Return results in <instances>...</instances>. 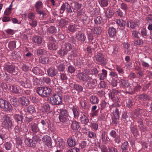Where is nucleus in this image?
Segmentation results:
<instances>
[{
    "label": "nucleus",
    "instance_id": "1",
    "mask_svg": "<svg viewBox=\"0 0 152 152\" xmlns=\"http://www.w3.org/2000/svg\"><path fill=\"white\" fill-rule=\"evenodd\" d=\"M1 122L2 126L6 129H11L12 126V122L11 118L6 115H4L2 116Z\"/></svg>",
    "mask_w": 152,
    "mask_h": 152
},
{
    "label": "nucleus",
    "instance_id": "2",
    "mask_svg": "<svg viewBox=\"0 0 152 152\" xmlns=\"http://www.w3.org/2000/svg\"><path fill=\"white\" fill-rule=\"evenodd\" d=\"M37 93L42 97H45L49 95L51 92V89L47 87H39L37 90Z\"/></svg>",
    "mask_w": 152,
    "mask_h": 152
},
{
    "label": "nucleus",
    "instance_id": "3",
    "mask_svg": "<svg viewBox=\"0 0 152 152\" xmlns=\"http://www.w3.org/2000/svg\"><path fill=\"white\" fill-rule=\"evenodd\" d=\"M89 72V70L86 69L84 71V72H79L77 74V77L79 79L82 81H86L90 80V76L91 74Z\"/></svg>",
    "mask_w": 152,
    "mask_h": 152
},
{
    "label": "nucleus",
    "instance_id": "4",
    "mask_svg": "<svg viewBox=\"0 0 152 152\" xmlns=\"http://www.w3.org/2000/svg\"><path fill=\"white\" fill-rule=\"evenodd\" d=\"M62 101V98L58 94H53L50 98V103L52 105H59Z\"/></svg>",
    "mask_w": 152,
    "mask_h": 152
},
{
    "label": "nucleus",
    "instance_id": "5",
    "mask_svg": "<svg viewBox=\"0 0 152 152\" xmlns=\"http://www.w3.org/2000/svg\"><path fill=\"white\" fill-rule=\"evenodd\" d=\"M0 107L5 110L10 111L12 109V106L10 103L2 99H0Z\"/></svg>",
    "mask_w": 152,
    "mask_h": 152
},
{
    "label": "nucleus",
    "instance_id": "6",
    "mask_svg": "<svg viewBox=\"0 0 152 152\" xmlns=\"http://www.w3.org/2000/svg\"><path fill=\"white\" fill-rule=\"evenodd\" d=\"M118 91L116 90H113L109 93V96L110 99L115 102H118L119 99L118 96Z\"/></svg>",
    "mask_w": 152,
    "mask_h": 152
},
{
    "label": "nucleus",
    "instance_id": "7",
    "mask_svg": "<svg viewBox=\"0 0 152 152\" xmlns=\"http://www.w3.org/2000/svg\"><path fill=\"white\" fill-rule=\"evenodd\" d=\"M65 10L68 13H71L72 12L70 5L67 3L64 4L61 6L60 10V13L61 14L63 13Z\"/></svg>",
    "mask_w": 152,
    "mask_h": 152
},
{
    "label": "nucleus",
    "instance_id": "8",
    "mask_svg": "<svg viewBox=\"0 0 152 152\" xmlns=\"http://www.w3.org/2000/svg\"><path fill=\"white\" fill-rule=\"evenodd\" d=\"M65 10L68 13H71L72 12L70 5L67 3L64 4L61 6L60 10V13L61 14L63 13Z\"/></svg>",
    "mask_w": 152,
    "mask_h": 152
},
{
    "label": "nucleus",
    "instance_id": "9",
    "mask_svg": "<svg viewBox=\"0 0 152 152\" xmlns=\"http://www.w3.org/2000/svg\"><path fill=\"white\" fill-rule=\"evenodd\" d=\"M42 141L48 148H51L52 142L51 138L48 136L45 135L42 138Z\"/></svg>",
    "mask_w": 152,
    "mask_h": 152
},
{
    "label": "nucleus",
    "instance_id": "10",
    "mask_svg": "<svg viewBox=\"0 0 152 152\" xmlns=\"http://www.w3.org/2000/svg\"><path fill=\"white\" fill-rule=\"evenodd\" d=\"M29 128L32 132L35 133L39 131L38 125L35 123L32 122L29 124Z\"/></svg>",
    "mask_w": 152,
    "mask_h": 152
},
{
    "label": "nucleus",
    "instance_id": "11",
    "mask_svg": "<svg viewBox=\"0 0 152 152\" xmlns=\"http://www.w3.org/2000/svg\"><path fill=\"white\" fill-rule=\"evenodd\" d=\"M20 85L25 88H31L32 87V84L29 79H26L25 81L21 82Z\"/></svg>",
    "mask_w": 152,
    "mask_h": 152
},
{
    "label": "nucleus",
    "instance_id": "12",
    "mask_svg": "<svg viewBox=\"0 0 152 152\" xmlns=\"http://www.w3.org/2000/svg\"><path fill=\"white\" fill-rule=\"evenodd\" d=\"M4 70L10 73H13L15 70V67L12 65H6L4 66Z\"/></svg>",
    "mask_w": 152,
    "mask_h": 152
},
{
    "label": "nucleus",
    "instance_id": "13",
    "mask_svg": "<svg viewBox=\"0 0 152 152\" xmlns=\"http://www.w3.org/2000/svg\"><path fill=\"white\" fill-rule=\"evenodd\" d=\"M118 80L121 87L123 88L128 87L130 86L128 82L124 79H121L120 77L118 78Z\"/></svg>",
    "mask_w": 152,
    "mask_h": 152
},
{
    "label": "nucleus",
    "instance_id": "14",
    "mask_svg": "<svg viewBox=\"0 0 152 152\" xmlns=\"http://www.w3.org/2000/svg\"><path fill=\"white\" fill-rule=\"evenodd\" d=\"M77 39L79 41L84 42L86 38L84 34L81 32H79L76 34Z\"/></svg>",
    "mask_w": 152,
    "mask_h": 152
},
{
    "label": "nucleus",
    "instance_id": "15",
    "mask_svg": "<svg viewBox=\"0 0 152 152\" xmlns=\"http://www.w3.org/2000/svg\"><path fill=\"white\" fill-rule=\"evenodd\" d=\"M41 111L44 113H49L50 110V107L49 104L45 103L41 107Z\"/></svg>",
    "mask_w": 152,
    "mask_h": 152
},
{
    "label": "nucleus",
    "instance_id": "16",
    "mask_svg": "<svg viewBox=\"0 0 152 152\" xmlns=\"http://www.w3.org/2000/svg\"><path fill=\"white\" fill-rule=\"evenodd\" d=\"M20 104L23 106H26L29 103L28 99L24 97H22L19 98Z\"/></svg>",
    "mask_w": 152,
    "mask_h": 152
},
{
    "label": "nucleus",
    "instance_id": "17",
    "mask_svg": "<svg viewBox=\"0 0 152 152\" xmlns=\"http://www.w3.org/2000/svg\"><path fill=\"white\" fill-rule=\"evenodd\" d=\"M25 143L26 145L30 147H34L36 144V142H33L32 140L29 138H26L25 139Z\"/></svg>",
    "mask_w": 152,
    "mask_h": 152
},
{
    "label": "nucleus",
    "instance_id": "18",
    "mask_svg": "<svg viewBox=\"0 0 152 152\" xmlns=\"http://www.w3.org/2000/svg\"><path fill=\"white\" fill-rule=\"evenodd\" d=\"M56 42L53 40L52 42H50L48 45V49L50 50H56L58 48V45L56 44Z\"/></svg>",
    "mask_w": 152,
    "mask_h": 152
},
{
    "label": "nucleus",
    "instance_id": "19",
    "mask_svg": "<svg viewBox=\"0 0 152 152\" xmlns=\"http://www.w3.org/2000/svg\"><path fill=\"white\" fill-rule=\"evenodd\" d=\"M76 140L74 137L69 138L67 140L68 145L71 147L75 146L76 144Z\"/></svg>",
    "mask_w": 152,
    "mask_h": 152
},
{
    "label": "nucleus",
    "instance_id": "20",
    "mask_svg": "<svg viewBox=\"0 0 152 152\" xmlns=\"http://www.w3.org/2000/svg\"><path fill=\"white\" fill-rule=\"evenodd\" d=\"M32 72L35 74L42 75L44 74V72L37 67H34L32 69Z\"/></svg>",
    "mask_w": 152,
    "mask_h": 152
},
{
    "label": "nucleus",
    "instance_id": "21",
    "mask_svg": "<svg viewBox=\"0 0 152 152\" xmlns=\"http://www.w3.org/2000/svg\"><path fill=\"white\" fill-rule=\"evenodd\" d=\"M138 25L137 21H130L127 22L126 26L127 27H130L132 29H134Z\"/></svg>",
    "mask_w": 152,
    "mask_h": 152
},
{
    "label": "nucleus",
    "instance_id": "22",
    "mask_svg": "<svg viewBox=\"0 0 152 152\" xmlns=\"http://www.w3.org/2000/svg\"><path fill=\"white\" fill-rule=\"evenodd\" d=\"M72 129L75 130H77L80 127L79 123L76 121H72L71 125Z\"/></svg>",
    "mask_w": 152,
    "mask_h": 152
},
{
    "label": "nucleus",
    "instance_id": "23",
    "mask_svg": "<svg viewBox=\"0 0 152 152\" xmlns=\"http://www.w3.org/2000/svg\"><path fill=\"white\" fill-rule=\"evenodd\" d=\"M47 72L49 76L51 77L56 75L57 72L55 68H50L47 70Z\"/></svg>",
    "mask_w": 152,
    "mask_h": 152
},
{
    "label": "nucleus",
    "instance_id": "24",
    "mask_svg": "<svg viewBox=\"0 0 152 152\" xmlns=\"http://www.w3.org/2000/svg\"><path fill=\"white\" fill-rule=\"evenodd\" d=\"M90 101L92 104H96L98 103L99 99L96 96H92L90 97Z\"/></svg>",
    "mask_w": 152,
    "mask_h": 152
},
{
    "label": "nucleus",
    "instance_id": "25",
    "mask_svg": "<svg viewBox=\"0 0 152 152\" xmlns=\"http://www.w3.org/2000/svg\"><path fill=\"white\" fill-rule=\"evenodd\" d=\"M95 59L96 60L101 63H103L104 60V58L103 55L100 53H98L95 56Z\"/></svg>",
    "mask_w": 152,
    "mask_h": 152
},
{
    "label": "nucleus",
    "instance_id": "26",
    "mask_svg": "<svg viewBox=\"0 0 152 152\" xmlns=\"http://www.w3.org/2000/svg\"><path fill=\"white\" fill-rule=\"evenodd\" d=\"M116 29L113 27H110L108 29V33L109 36L111 37H114L116 34Z\"/></svg>",
    "mask_w": 152,
    "mask_h": 152
},
{
    "label": "nucleus",
    "instance_id": "27",
    "mask_svg": "<svg viewBox=\"0 0 152 152\" xmlns=\"http://www.w3.org/2000/svg\"><path fill=\"white\" fill-rule=\"evenodd\" d=\"M78 26L75 24H72L68 26V30L69 31L73 33L76 31V29L78 28Z\"/></svg>",
    "mask_w": 152,
    "mask_h": 152
},
{
    "label": "nucleus",
    "instance_id": "28",
    "mask_svg": "<svg viewBox=\"0 0 152 152\" xmlns=\"http://www.w3.org/2000/svg\"><path fill=\"white\" fill-rule=\"evenodd\" d=\"M107 74V72L106 70L102 69V72L98 75V76L100 80H103L106 77Z\"/></svg>",
    "mask_w": 152,
    "mask_h": 152
},
{
    "label": "nucleus",
    "instance_id": "29",
    "mask_svg": "<svg viewBox=\"0 0 152 152\" xmlns=\"http://www.w3.org/2000/svg\"><path fill=\"white\" fill-rule=\"evenodd\" d=\"M137 123L138 124V126L140 127L141 131L145 132L146 130L145 126L143 124L142 120V119H140L138 121Z\"/></svg>",
    "mask_w": 152,
    "mask_h": 152
},
{
    "label": "nucleus",
    "instance_id": "30",
    "mask_svg": "<svg viewBox=\"0 0 152 152\" xmlns=\"http://www.w3.org/2000/svg\"><path fill=\"white\" fill-rule=\"evenodd\" d=\"M80 120L82 123L84 124H87L89 121L87 116L85 115H83L81 117Z\"/></svg>",
    "mask_w": 152,
    "mask_h": 152
},
{
    "label": "nucleus",
    "instance_id": "31",
    "mask_svg": "<svg viewBox=\"0 0 152 152\" xmlns=\"http://www.w3.org/2000/svg\"><path fill=\"white\" fill-rule=\"evenodd\" d=\"M12 104L15 107H17L20 104L19 99L16 98H13L11 99Z\"/></svg>",
    "mask_w": 152,
    "mask_h": 152
},
{
    "label": "nucleus",
    "instance_id": "32",
    "mask_svg": "<svg viewBox=\"0 0 152 152\" xmlns=\"http://www.w3.org/2000/svg\"><path fill=\"white\" fill-rule=\"evenodd\" d=\"M29 79L33 81L34 85H37L39 84V80L34 76L31 75L29 77Z\"/></svg>",
    "mask_w": 152,
    "mask_h": 152
},
{
    "label": "nucleus",
    "instance_id": "33",
    "mask_svg": "<svg viewBox=\"0 0 152 152\" xmlns=\"http://www.w3.org/2000/svg\"><path fill=\"white\" fill-rule=\"evenodd\" d=\"M80 104L83 108L87 109L88 108V104L84 99H82L81 101H80Z\"/></svg>",
    "mask_w": 152,
    "mask_h": 152
},
{
    "label": "nucleus",
    "instance_id": "34",
    "mask_svg": "<svg viewBox=\"0 0 152 152\" xmlns=\"http://www.w3.org/2000/svg\"><path fill=\"white\" fill-rule=\"evenodd\" d=\"M43 3L41 1H38L36 2L35 4L36 10H39L41 9L43 7Z\"/></svg>",
    "mask_w": 152,
    "mask_h": 152
},
{
    "label": "nucleus",
    "instance_id": "35",
    "mask_svg": "<svg viewBox=\"0 0 152 152\" xmlns=\"http://www.w3.org/2000/svg\"><path fill=\"white\" fill-rule=\"evenodd\" d=\"M89 80V81L88 82V84L89 86H90L92 88H94L95 86L97 85L96 81L94 79L91 78Z\"/></svg>",
    "mask_w": 152,
    "mask_h": 152
},
{
    "label": "nucleus",
    "instance_id": "36",
    "mask_svg": "<svg viewBox=\"0 0 152 152\" xmlns=\"http://www.w3.org/2000/svg\"><path fill=\"white\" fill-rule=\"evenodd\" d=\"M14 118L16 121L18 123L19 121L22 122L23 119V116L19 114H15L14 115Z\"/></svg>",
    "mask_w": 152,
    "mask_h": 152
},
{
    "label": "nucleus",
    "instance_id": "37",
    "mask_svg": "<svg viewBox=\"0 0 152 152\" xmlns=\"http://www.w3.org/2000/svg\"><path fill=\"white\" fill-rule=\"evenodd\" d=\"M120 8L124 11L126 13L129 9V8L127 6V4L123 2L120 5Z\"/></svg>",
    "mask_w": 152,
    "mask_h": 152
},
{
    "label": "nucleus",
    "instance_id": "38",
    "mask_svg": "<svg viewBox=\"0 0 152 152\" xmlns=\"http://www.w3.org/2000/svg\"><path fill=\"white\" fill-rule=\"evenodd\" d=\"M92 31L94 34H99L101 33L102 30L100 27H96L92 28Z\"/></svg>",
    "mask_w": 152,
    "mask_h": 152
},
{
    "label": "nucleus",
    "instance_id": "39",
    "mask_svg": "<svg viewBox=\"0 0 152 152\" xmlns=\"http://www.w3.org/2000/svg\"><path fill=\"white\" fill-rule=\"evenodd\" d=\"M73 113L74 117L76 118L78 117L79 114V112L77 109L75 107H73L71 108Z\"/></svg>",
    "mask_w": 152,
    "mask_h": 152
},
{
    "label": "nucleus",
    "instance_id": "40",
    "mask_svg": "<svg viewBox=\"0 0 152 152\" xmlns=\"http://www.w3.org/2000/svg\"><path fill=\"white\" fill-rule=\"evenodd\" d=\"M34 40L35 43L38 44H40L42 41V38L39 36H35L34 38Z\"/></svg>",
    "mask_w": 152,
    "mask_h": 152
},
{
    "label": "nucleus",
    "instance_id": "41",
    "mask_svg": "<svg viewBox=\"0 0 152 152\" xmlns=\"http://www.w3.org/2000/svg\"><path fill=\"white\" fill-rule=\"evenodd\" d=\"M116 69L119 74H123L124 72L123 68L121 66L116 65L115 66Z\"/></svg>",
    "mask_w": 152,
    "mask_h": 152
},
{
    "label": "nucleus",
    "instance_id": "42",
    "mask_svg": "<svg viewBox=\"0 0 152 152\" xmlns=\"http://www.w3.org/2000/svg\"><path fill=\"white\" fill-rule=\"evenodd\" d=\"M117 24L120 26L123 27L125 26L126 22L122 19H118L116 20Z\"/></svg>",
    "mask_w": 152,
    "mask_h": 152
},
{
    "label": "nucleus",
    "instance_id": "43",
    "mask_svg": "<svg viewBox=\"0 0 152 152\" xmlns=\"http://www.w3.org/2000/svg\"><path fill=\"white\" fill-rule=\"evenodd\" d=\"M114 13L112 10H107L105 12V15L107 17L110 18L113 15Z\"/></svg>",
    "mask_w": 152,
    "mask_h": 152
},
{
    "label": "nucleus",
    "instance_id": "44",
    "mask_svg": "<svg viewBox=\"0 0 152 152\" xmlns=\"http://www.w3.org/2000/svg\"><path fill=\"white\" fill-rule=\"evenodd\" d=\"M4 146L7 150H10L12 148V145L11 143L7 142L4 144Z\"/></svg>",
    "mask_w": 152,
    "mask_h": 152
},
{
    "label": "nucleus",
    "instance_id": "45",
    "mask_svg": "<svg viewBox=\"0 0 152 152\" xmlns=\"http://www.w3.org/2000/svg\"><path fill=\"white\" fill-rule=\"evenodd\" d=\"M68 23V21L65 20L61 19L59 22V25L62 27H63L66 25H67Z\"/></svg>",
    "mask_w": 152,
    "mask_h": 152
},
{
    "label": "nucleus",
    "instance_id": "46",
    "mask_svg": "<svg viewBox=\"0 0 152 152\" xmlns=\"http://www.w3.org/2000/svg\"><path fill=\"white\" fill-rule=\"evenodd\" d=\"M57 69H58L60 72L64 71L65 69V65L63 64H60L57 66Z\"/></svg>",
    "mask_w": 152,
    "mask_h": 152
},
{
    "label": "nucleus",
    "instance_id": "47",
    "mask_svg": "<svg viewBox=\"0 0 152 152\" xmlns=\"http://www.w3.org/2000/svg\"><path fill=\"white\" fill-rule=\"evenodd\" d=\"M9 47L11 49H13L16 47V44L14 41H11L9 43Z\"/></svg>",
    "mask_w": 152,
    "mask_h": 152
},
{
    "label": "nucleus",
    "instance_id": "48",
    "mask_svg": "<svg viewBox=\"0 0 152 152\" xmlns=\"http://www.w3.org/2000/svg\"><path fill=\"white\" fill-rule=\"evenodd\" d=\"M65 50L68 52L70 51L72 49V46L71 44L67 43L64 45V48Z\"/></svg>",
    "mask_w": 152,
    "mask_h": 152
},
{
    "label": "nucleus",
    "instance_id": "49",
    "mask_svg": "<svg viewBox=\"0 0 152 152\" xmlns=\"http://www.w3.org/2000/svg\"><path fill=\"white\" fill-rule=\"evenodd\" d=\"M129 147L128 144L127 142H125L122 143L121 145V149L122 150V152L124 150H126L128 149Z\"/></svg>",
    "mask_w": 152,
    "mask_h": 152
},
{
    "label": "nucleus",
    "instance_id": "50",
    "mask_svg": "<svg viewBox=\"0 0 152 152\" xmlns=\"http://www.w3.org/2000/svg\"><path fill=\"white\" fill-rule=\"evenodd\" d=\"M58 53L61 56H63L66 55L67 52L64 49V48H62L58 51Z\"/></svg>",
    "mask_w": 152,
    "mask_h": 152
},
{
    "label": "nucleus",
    "instance_id": "51",
    "mask_svg": "<svg viewBox=\"0 0 152 152\" xmlns=\"http://www.w3.org/2000/svg\"><path fill=\"white\" fill-rule=\"evenodd\" d=\"M132 35L134 38H139L140 37V34L138 31L136 30H134L132 31Z\"/></svg>",
    "mask_w": 152,
    "mask_h": 152
},
{
    "label": "nucleus",
    "instance_id": "52",
    "mask_svg": "<svg viewBox=\"0 0 152 152\" xmlns=\"http://www.w3.org/2000/svg\"><path fill=\"white\" fill-rule=\"evenodd\" d=\"M10 89L12 92L16 93L18 92L19 88L16 86H12L11 88Z\"/></svg>",
    "mask_w": 152,
    "mask_h": 152
},
{
    "label": "nucleus",
    "instance_id": "53",
    "mask_svg": "<svg viewBox=\"0 0 152 152\" xmlns=\"http://www.w3.org/2000/svg\"><path fill=\"white\" fill-rule=\"evenodd\" d=\"M99 3L101 6L103 7L107 6L108 4L107 0H101Z\"/></svg>",
    "mask_w": 152,
    "mask_h": 152
},
{
    "label": "nucleus",
    "instance_id": "54",
    "mask_svg": "<svg viewBox=\"0 0 152 152\" xmlns=\"http://www.w3.org/2000/svg\"><path fill=\"white\" fill-rule=\"evenodd\" d=\"M141 64L144 67L147 69H148L150 66V65L148 63L146 62L144 60L141 61Z\"/></svg>",
    "mask_w": 152,
    "mask_h": 152
},
{
    "label": "nucleus",
    "instance_id": "55",
    "mask_svg": "<svg viewBox=\"0 0 152 152\" xmlns=\"http://www.w3.org/2000/svg\"><path fill=\"white\" fill-rule=\"evenodd\" d=\"M102 140L104 142H106L108 141V139L107 137V133L106 132L104 131L102 132Z\"/></svg>",
    "mask_w": 152,
    "mask_h": 152
},
{
    "label": "nucleus",
    "instance_id": "56",
    "mask_svg": "<svg viewBox=\"0 0 152 152\" xmlns=\"http://www.w3.org/2000/svg\"><path fill=\"white\" fill-rule=\"evenodd\" d=\"M48 30L50 33H55L57 31L56 28L54 26H50L48 28Z\"/></svg>",
    "mask_w": 152,
    "mask_h": 152
},
{
    "label": "nucleus",
    "instance_id": "57",
    "mask_svg": "<svg viewBox=\"0 0 152 152\" xmlns=\"http://www.w3.org/2000/svg\"><path fill=\"white\" fill-rule=\"evenodd\" d=\"M27 110L30 113H33L35 110L34 106L32 105H30L27 108Z\"/></svg>",
    "mask_w": 152,
    "mask_h": 152
},
{
    "label": "nucleus",
    "instance_id": "58",
    "mask_svg": "<svg viewBox=\"0 0 152 152\" xmlns=\"http://www.w3.org/2000/svg\"><path fill=\"white\" fill-rule=\"evenodd\" d=\"M6 133L2 130L0 131V137L2 140H4L6 138Z\"/></svg>",
    "mask_w": 152,
    "mask_h": 152
},
{
    "label": "nucleus",
    "instance_id": "59",
    "mask_svg": "<svg viewBox=\"0 0 152 152\" xmlns=\"http://www.w3.org/2000/svg\"><path fill=\"white\" fill-rule=\"evenodd\" d=\"M141 33L142 36L145 38L148 36L147 34V30L145 28H143L141 29Z\"/></svg>",
    "mask_w": 152,
    "mask_h": 152
},
{
    "label": "nucleus",
    "instance_id": "60",
    "mask_svg": "<svg viewBox=\"0 0 152 152\" xmlns=\"http://www.w3.org/2000/svg\"><path fill=\"white\" fill-rule=\"evenodd\" d=\"M30 22L29 23L30 25L33 27H35L37 25V21L36 20L34 19L31 20H29Z\"/></svg>",
    "mask_w": 152,
    "mask_h": 152
},
{
    "label": "nucleus",
    "instance_id": "61",
    "mask_svg": "<svg viewBox=\"0 0 152 152\" xmlns=\"http://www.w3.org/2000/svg\"><path fill=\"white\" fill-rule=\"evenodd\" d=\"M68 72L70 73H73L75 71V67L72 66H69L68 67Z\"/></svg>",
    "mask_w": 152,
    "mask_h": 152
},
{
    "label": "nucleus",
    "instance_id": "62",
    "mask_svg": "<svg viewBox=\"0 0 152 152\" xmlns=\"http://www.w3.org/2000/svg\"><path fill=\"white\" fill-rule=\"evenodd\" d=\"M57 145L59 146L60 148H62L64 145L65 142L61 140H60L57 142Z\"/></svg>",
    "mask_w": 152,
    "mask_h": 152
},
{
    "label": "nucleus",
    "instance_id": "63",
    "mask_svg": "<svg viewBox=\"0 0 152 152\" xmlns=\"http://www.w3.org/2000/svg\"><path fill=\"white\" fill-rule=\"evenodd\" d=\"M28 18L29 20H32L35 18V14L33 12H31L28 14Z\"/></svg>",
    "mask_w": 152,
    "mask_h": 152
},
{
    "label": "nucleus",
    "instance_id": "64",
    "mask_svg": "<svg viewBox=\"0 0 152 152\" xmlns=\"http://www.w3.org/2000/svg\"><path fill=\"white\" fill-rule=\"evenodd\" d=\"M80 148H85L86 147V142L85 141H82L79 144Z\"/></svg>",
    "mask_w": 152,
    "mask_h": 152
}]
</instances>
